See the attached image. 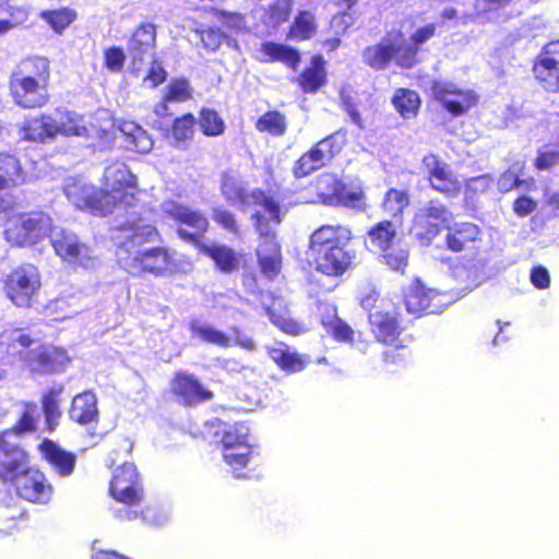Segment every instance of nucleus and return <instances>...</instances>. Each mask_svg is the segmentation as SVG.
<instances>
[{"label":"nucleus","mask_w":559,"mask_h":559,"mask_svg":"<svg viewBox=\"0 0 559 559\" xmlns=\"http://www.w3.org/2000/svg\"><path fill=\"white\" fill-rule=\"evenodd\" d=\"M10 91L16 105L23 108H39L47 104V85L31 78L11 74Z\"/></svg>","instance_id":"obj_18"},{"label":"nucleus","mask_w":559,"mask_h":559,"mask_svg":"<svg viewBox=\"0 0 559 559\" xmlns=\"http://www.w3.org/2000/svg\"><path fill=\"white\" fill-rule=\"evenodd\" d=\"M402 44L403 33L401 31L389 32L379 43L362 50V62L376 71L386 69L392 61L402 68L400 61V55L403 50Z\"/></svg>","instance_id":"obj_13"},{"label":"nucleus","mask_w":559,"mask_h":559,"mask_svg":"<svg viewBox=\"0 0 559 559\" xmlns=\"http://www.w3.org/2000/svg\"><path fill=\"white\" fill-rule=\"evenodd\" d=\"M39 448L45 459L60 476H69L73 473L76 461L73 453L62 450L50 440H45Z\"/></svg>","instance_id":"obj_29"},{"label":"nucleus","mask_w":559,"mask_h":559,"mask_svg":"<svg viewBox=\"0 0 559 559\" xmlns=\"http://www.w3.org/2000/svg\"><path fill=\"white\" fill-rule=\"evenodd\" d=\"M254 219V226L260 235V243L257 249V255L260 258V253L265 255H273L274 253H281V249L275 239V234L271 228V224H275L270 215L263 214L261 211H255L252 215Z\"/></svg>","instance_id":"obj_30"},{"label":"nucleus","mask_w":559,"mask_h":559,"mask_svg":"<svg viewBox=\"0 0 559 559\" xmlns=\"http://www.w3.org/2000/svg\"><path fill=\"white\" fill-rule=\"evenodd\" d=\"M260 53L262 55L260 57L262 62L280 61L293 69H296L300 62V56L296 49L273 41L263 43Z\"/></svg>","instance_id":"obj_33"},{"label":"nucleus","mask_w":559,"mask_h":559,"mask_svg":"<svg viewBox=\"0 0 559 559\" xmlns=\"http://www.w3.org/2000/svg\"><path fill=\"white\" fill-rule=\"evenodd\" d=\"M156 48V28L152 23H142L127 43V51L133 68L153 57Z\"/></svg>","instance_id":"obj_21"},{"label":"nucleus","mask_w":559,"mask_h":559,"mask_svg":"<svg viewBox=\"0 0 559 559\" xmlns=\"http://www.w3.org/2000/svg\"><path fill=\"white\" fill-rule=\"evenodd\" d=\"M252 453V443H241L238 447L223 450V457L226 464L234 469L235 477L242 478L246 477V474H238L237 471L248 465Z\"/></svg>","instance_id":"obj_44"},{"label":"nucleus","mask_w":559,"mask_h":559,"mask_svg":"<svg viewBox=\"0 0 559 559\" xmlns=\"http://www.w3.org/2000/svg\"><path fill=\"white\" fill-rule=\"evenodd\" d=\"M447 228V246L452 251L464 250L469 243L475 242L479 236V228L473 223H455L451 226L448 225Z\"/></svg>","instance_id":"obj_31"},{"label":"nucleus","mask_w":559,"mask_h":559,"mask_svg":"<svg viewBox=\"0 0 559 559\" xmlns=\"http://www.w3.org/2000/svg\"><path fill=\"white\" fill-rule=\"evenodd\" d=\"M451 219V211L440 200H430L417 209L413 218L412 233L427 246L440 233L442 226L450 224Z\"/></svg>","instance_id":"obj_10"},{"label":"nucleus","mask_w":559,"mask_h":559,"mask_svg":"<svg viewBox=\"0 0 559 559\" xmlns=\"http://www.w3.org/2000/svg\"><path fill=\"white\" fill-rule=\"evenodd\" d=\"M40 417V411L37 405L32 403L24 404V409L22 412L21 418L11 429L5 430L4 432H11V440L16 441L17 439L29 432H34L36 430L37 421Z\"/></svg>","instance_id":"obj_42"},{"label":"nucleus","mask_w":559,"mask_h":559,"mask_svg":"<svg viewBox=\"0 0 559 559\" xmlns=\"http://www.w3.org/2000/svg\"><path fill=\"white\" fill-rule=\"evenodd\" d=\"M4 235L9 242L20 247L33 246L49 236L56 254L64 262L84 269L94 267L97 263L92 247L81 241L73 231L52 226L51 218L43 212L10 219Z\"/></svg>","instance_id":"obj_2"},{"label":"nucleus","mask_w":559,"mask_h":559,"mask_svg":"<svg viewBox=\"0 0 559 559\" xmlns=\"http://www.w3.org/2000/svg\"><path fill=\"white\" fill-rule=\"evenodd\" d=\"M259 264L262 273L269 278L275 277L281 270L282 255L281 253H274L273 255H265V253H260V258H258Z\"/></svg>","instance_id":"obj_61"},{"label":"nucleus","mask_w":559,"mask_h":559,"mask_svg":"<svg viewBox=\"0 0 559 559\" xmlns=\"http://www.w3.org/2000/svg\"><path fill=\"white\" fill-rule=\"evenodd\" d=\"M191 97L189 82L185 79L173 80L166 86L165 102H186Z\"/></svg>","instance_id":"obj_58"},{"label":"nucleus","mask_w":559,"mask_h":559,"mask_svg":"<svg viewBox=\"0 0 559 559\" xmlns=\"http://www.w3.org/2000/svg\"><path fill=\"white\" fill-rule=\"evenodd\" d=\"M23 181L24 174L19 160L12 155L0 157V190L20 185Z\"/></svg>","instance_id":"obj_43"},{"label":"nucleus","mask_w":559,"mask_h":559,"mask_svg":"<svg viewBox=\"0 0 559 559\" xmlns=\"http://www.w3.org/2000/svg\"><path fill=\"white\" fill-rule=\"evenodd\" d=\"M484 269L485 265L480 260L471 259L454 265L452 274L461 285L462 290H472L484 281Z\"/></svg>","instance_id":"obj_28"},{"label":"nucleus","mask_w":559,"mask_h":559,"mask_svg":"<svg viewBox=\"0 0 559 559\" xmlns=\"http://www.w3.org/2000/svg\"><path fill=\"white\" fill-rule=\"evenodd\" d=\"M70 418L80 425H90L98 421L97 397L92 391L76 394L69 411Z\"/></svg>","instance_id":"obj_26"},{"label":"nucleus","mask_w":559,"mask_h":559,"mask_svg":"<svg viewBox=\"0 0 559 559\" xmlns=\"http://www.w3.org/2000/svg\"><path fill=\"white\" fill-rule=\"evenodd\" d=\"M536 79L549 92H559V40L547 44L534 66Z\"/></svg>","instance_id":"obj_19"},{"label":"nucleus","mask_w":559,"mask_h":559,"mask_svg":"<svg viewBox=\"0 0 559 559\" xmlns=\"http://www.w3.org/2000/svg\"><path fill=\"white\" fill-rule=\"evenodd\" d=\"M40 17L48 23L55 32L61 33L74 21L75 13L70 9L41 11Z\"/></svg>","instance_id":"obj_55"},{"label":"nucleus","mask_w":559,"mask_h":559,"mask_svg":"<svg viewBox=\"0 0 559 559\" xmlns=\"http://www.w3.org/2000/svg\"><path fill=\"white\" fill-rule=\"evenodd\" d=\"M63 191L67 199L80 210L103 216L115 213L117 195L103 194L102 190L83 178H68Z\"/></svg>","instance_id":"obj_9"},{"label":"nucleus","mask_w":559,"mask_h":559,"mask_svg":"<svg viewBox=\"0 0 559 559\" xmlns=\"http://www.w3.org/2000/svg\"><path fill=\"white\" fill-rule=\"evenodd\" d=\"M436 23H428L424 26L418 27L411 36L409 43L405 40L403 37V50L400 55V61L402 63V68L411 69L418 62V52L420 50V46L430 40L437 32Z\"/></svg>","instance_id":"obj_25"},{"label":"nucleus","mask_w":559,"mask_h":559,"mask_svg":"<svg viewBox=\"0 0 559 559\" xmlns=\"http://www.w3.org/2000/svg\"><path fill=\"white\" fill-rule=\"evenodd\" d=\"M559 164V152L555 150H539L535 159V166L539 170L550 169Z\"/></svg>","instance_id":"obj_64"},{"label":"nucleus","mask_w":559,"mask_h":559,"mask_svg":"<svg viewBox=\"0 0 559 559\" xmlns=\"http://www.w3.org/2000/svg\"><path fill=\"white\" fill-rule=\"evenodd\" d=\"M316 32L314 16L309 11H301L296 16L289 32L293 39L305 40L313 36Z\"/></svg>","instance_id":"obj_49"},{"label":"nucleus","mask_w":559,"mask_h":559,"mask_svg":"<svg viewBox=\"0 0 559 559\" xmlns=\"http://www.w3.org/2000/svg\"><path fill=\"white\" fill-rule=\"evenodd\" d=\"M241 443H251L249 427L243 423H236L225 429L222 438L223 450L238 447Z\"/></svg>","instance_id":"obj_53"},{"label":"nucleus","mask_w":559,"mask_h":559,"mask_svg":"<svg viewBox=\"0 0 559 559\" xmlns=\"http://www.w3.org/2000/svg\"><path fill=\"white\" fill-rule=\"evenodd\" d=\"M195 119L191 114L183 115L174 121L171 141L175 145H185L194 130Z\"/></svg>","instance_id":"obj_52"},{"label":"nucleus","mask_w":559,"mask_h":559,"mask_svg":"<svg viewBox=\"0 0 559 559\" xmlns=\"http://www.w3.org/2000/svg\"><path fill=\"white\" fill-rule=\"evenodd\" d=\"M519 0H475L474 15L479 22H496L500 10Z\"/></svg>","instance_id":"obj_46"},{"label":"nucleus","mask_w":559,"mask_h":559,"mask_svg":"<svg viewBox=\"0 0 559 559\" xmlns=\"http://www.w3.org/2000/svg\"><path fill=\"white\" fill-rule=\"evenodd\" d=\"M126 53L120 47H111L105 51V64L112 72H119L123 68Z\"/></svg>","instance_id":"obj_63"},{"label":"nucleus","mask_w":559,"mask_h":559,"mask_svg":"<svg viewBox=\"0 0 559 559\" xmlns=\"http://www.w3.org/2000/svg\"><path fill=\"white\" fill-rule=\"evenodd\" d=\"M423 168L428 175L431 188L449 197L456 195L461 190V182L451 169V166L435 154L423 158Z\"/></svg>","instance_id":"obj_17"},{"label":"nucleus","mask_w":559,"mask_h":559,"mask_svg":"<svg viewBox=\"0 0 559 559\" xmlns=\"http://www.w3.org/2000/svg\"><path fill=\"white\" fill-rule=\"evenodd\" d=\"M33 340L20 329L5 330L0 334V348L10 356H21L32 345Z\"/></svg>","instance_id":"obj_37"},{"label":"nucleus","mask_w":559,"mask_h":559,"mask_svg":"<svg viewBox=\"0 0 559 559\" xmlns=\"http://www.w3.org/2000/svg\"><path fill=\"white\" fill-rule=\"evenodd\" d=\"M163 217L190 227L192 231L180 227L177 233L181 239L191 243L198 242L209 226L207 218L202 213L173 200L163 202L160 212L155 209L144 213L132 211L130 218L116 225L120 235L115 237L118 261L130 274L148 272L167 276L179 271V259L175 252L160 247H144L158 238L155 224Z\"/></svg>","instance_id":"obj_1"},{"label":"nucleus","mask_w":559,"mask_h":559,"mask_svg":"<svg viewBox=\"0 0 559 559\" xmlns=\"http://www.w3.org/2000/svg\"><path fill=\"white\" fill-rule=\"evenodd\" d=\"M63 392L62 385L53 386L43 397V413L45 415L47 428L52 431L58 425L60 417L59 397Z\"/></svg>","instance_id":"obj_47"},{"label":"nucleus","mask_w":559,"mask_h":559,"mask_svg":"<svg viewBox=\"0 0 559 559\" xmlns=\"http://www.w3.org/2000/svg\"><path fill=\"white\" fill-rule=\"evenodd\" d=\"M520 170L521 167L514 165L512 169H509L504 174H502L498 179L499 190L502 192H508L513 188L520 187L524 182L519 178Z\"/></svg>","instance_id":"obj_62"},{"label":"nucleus","mask_w":559,"mask_h":559,"mask_svg":"<svg viewBox=\"0 0 559 559\" xmlns=\"http://www.w3.org/2000/svg\"><path fill=\"white\" fill-rule=\"evenodd\" d=\"M431 93L433 98L453 116L466 112L477 102V96L473 91L460 88L448 81L433 82Z\"/></svg>","instance_id":"obj_16"},{"label":"nucleus","mask_w":559,"mask_h":559,"mask_svg":"<svg viewBox=\"0 0 559 559\" xmlns=\"http://www.w3.org/2000/svg\"><path fill=\"white\" fill-rule=\"evenodd\" d=\"M57 134L64 136H79L91 140L90 145L100 151L108 148L114 142L112 123L97 127L92 117H86L71 110H56Z\"/></svg>","instance_id":"obj_6"},{"label":"nucleus","mask_w":559,"mask_h":559,"mask_svg":"<svg viewBox=\"0 0 559 559\" xmlns=\"http://www.w3.org/2000/svg\"><path fill=\"white\" fill-rule=\"evenodd\" d=\"M392 104L404 119H411L417 115L420 106V98L415 91L399 88L394 93Z\"/></svg>","instance_id":"obj_41"},{"label":"nucleus","mask_w":559,"mask_h":559,"mask_svg":"<svg viewBox=\"0 0 559 559\" xmlns=\"http://www.w3.org/2000/svg\"><path fill=\"white\" fill-rule=\"evenodd\" d=\"M325 82L323 59L320 56L312 58V66L306 69L299 79L300 86L306 93H313Z\"/></svg>","instance_id":"obj_45"},{"label":"nucleus","mask_w":559,"mask_h":559,"mask_svg":"<svg viewBox=\"0 0 559 559\" xmlns=\"http://www.w3.org/2000/svg\"><path fill=\"white\" fill-rule=\"evenodd\" d=\"M190 332L193 337H198L205 343L224 348L233 345L231 337L207 323L193 320L190 323Z\"/></svg>","instance_id":"obj_39"},{"label":"nucleus","mask_w":559,"mask_h":559,"mask_svg":"<svg viewBox=\"0 0 559 559\" xmlns=\"http://www.w3.org/2000/svg\"><path fill=\"white\" fill-rule=\"evenodd\" d=\"M408 203V194L405 191L390 189L384 195L382 209L385 213L397 217L403 213Z\"/></svg>","instance_id":"obj_51"},{"label":"nucleus","mask_w":559,"mask_h":559,"mask_svg":"<svg viewBox=\"0 0 559 559\" xmlns=\"http://www.w3.org/2000/svg\"><path fill=\"white\" fill-rule=\"evenodd\" d=\"M11 436L0 432V480L14 486L31 467L26 452Z\"/></svg>","instance_id":"obj_12"},{"label":"nucleus","mask_w":559,"mask_h":559,"mask_svg":"<svg viewBox=\"0 0 559 559\" xmlns=\"http://www.w3.org/2000/svg\"><path fill=\"white\" fill-rule=\"evenodd\" d=\"M12 74L17 76L31 78L38 83H43L45 85L48 84L49 81V61L43 57L29 58L22 61L19 67L12 72Z\"/></svg>","instance_id":"obj_38"},{"label":"nucleus","mask_w":559,"mask_h":559,"mask_svg":"<svg viewBox=\"0 0 559 559\" xmlns=\"http://www.w3.org/2000/svg\"><path fill=\"white\" fill-rule=\"evenodd\" d=\"M352 238V231L342 225H323L316 229L309 243L308 254L317 270L326 275L343 274L352 264L353 255L344 249Z\"/></svg>","instance_id":"obj_3"},{"label":"nucleus","mask_w":559,"mask_h":559,"mask_svg":"<svg viewBox=\"0 0 559 559\" xmlns=\"http://www.w3.org/2000/svg\"><path fill=\"white\" fill-rule=\"evenodd\" d=\"M29 15V7L14 0H0V37L23 24Z\"/></svg>","instance_id":"obj_32"},{"label":"nucleus","mask_w":559,"mask_h":559,"mask_svg":"<svg viewBox=\"0 0 559 559\" xmlns=\"http://www.w3.org/2000/svg\"><path fill=\"white\" fill-rule=\"evenodd\" d=\"M450 302L447 294L427 288L419 280L413 282L405 293V307L414 314L438 313Z\"/></svg>","instance_id":"obj_15"},{"label":"nucleus","mask_w":559,"mask_h":559,"mask_svg":"<svg viewBox=\"0 0 559 559\" xmlns=\"http://www.w3.org/2000/svg\"><path fill=\"white\" fill-rule=\"evenodd\" d=\"M112 498L124 506L116 510V516L120 520H135L138 511L133 507L142 499V485L136 467L132 463H124L112 475L109 488Z\"/></svg>","instance_id":"obj_8"},{"label":"nucleus","mask_w":559,"mask_h":559,"mask_svg":"<svg viewBox=\"0 0 559 559\" xmlns=\"http://www.w3.org/2000/svg\"><path fill=\"white\" fill-rule=\"evenodd\" d=\"M207 252L222 271L230 272L237 267L238 260L231 249L224 246H212Z\"/></svg>","instance_id":"obj_56"},{"label":"nucleus","mask_w":559,"mask_h":559,"mask_svg":"<svg viewBox=\"0 0 559 559\" xmlns=\"http://www.w3.org/2000/svg\"><path fill=\"white\" fill-rule=\"evenodd\" d=\"M103 186V194L117 195V206H115L114 213L117 216L127 219L130 218L132 211L144 213L152 209L144 204L142 198L147 194L136 190V177L124 163L114 162L105 168Z\"/></svg>","instance_id":"obj_4"},{"label":"nucleus","mask_w":559,"mask_h":559,"mask_svg":"<svg viewBox=\"0 0 559 559\" xmlns=\"http://www.w3.org/2000/svg\"><path fill=\"white\" fill-rule=\"evenodd\" d=\"M337 203L335 205H343L346 207L362 211L365 209L364 193L359 189L347 190L344 186L340 195L337 197Z\"/></svg>","instance_id":"obj_60"},{"label":"nucleus","mask_w":559,"mask_h":559,"mask_svg":"<svg viewBox=\"0 0 559 559\" xmlns=\"http://www.w3.org/2000/svg\"><path fill=\"white\" fill-rule=\"evenodd\" d=\"M341 136L335 133L319 141L310 151L300 156L294 166L297 178L306 177L328 165L342 150Z\"/></svg>","instance_id":"obj_14"},{"label":"nucleus","mask_w":559,"mask_h":559,"mask_svg":"<svg viewBox=\"0 0 559 559\" xmlns=\"http://www.w3.org/2000/svg\"><path fill=\"white\" fill-rule=\"evenodd\" d=\"M23 138L35 142H45L57 135L56 119L43 115L39 118L27 120L23 127Z\"/></svg>","instance_id":"obj_34"},{"label":"nucleus","mask_w":559,"mask_h":559,"mask_svg":"<svg viewBox=\"0 0 559 559\" xmlns=\"http://www.w3.org/2000/svg\"><path fill=\"white\" fill-rule=\"evenodd\" d=\"M40 286V274L33 264L14 269L4 281V292L17 307H29Z\"/></svg>","instance_id":"obj_11"},{"label":"nucleus","mask_w":559,"mask_h":559,"mask_svg":"<svg viewBox=\"0 0 559 559\" xmlns=\"http://www.w3.org/2000/svg\"><path fill=\"white\" fill-rule=\"evenodd\" d=\"M271 359L283 370L298 372L305 368V362L289 346L276 343L269 348Z\"/></svg>","instance_id":"obj_36"},{"label":"nucleus","mask_w":559,"mask_h":559,"mask_svg":"<svg viewBox=\"0 0 559 559\" xmlns=\"http://www.w3.org/2000/svg\"><path fill=\"white\" fill-rule=\"evenodd\" d=\"M262 304L274 325L289 334L298 333V325L288 318L286 305L282 298H276L272 293H267L262 296Z\"/></svg>","instance_id":"obj_27"},{"label":"nucleus","mask_w":559,"mask_h":559,"mask_svg":"<svg viewBox=\"0 0 559 559\" xmlns=\"http://www.w3.org/2000/svg\"><path fill=\"white\" fill-rule=\"evenodd\" d=\"M400 219L381 221L368 231L365 243L370 251L380 254L383 263L395 271H403L408 261V245L399 236Z\"/></svg>","instance_id":"obj_5"},{"label":"nucleus","mask_w":559,"mask_h":559,"mask_svg":"<svg viewBox=\"0 0 559 559\" xmlns=\"http://www.w3.org/2000/svg\"><path fill=\"white\" fill-rule=\"evenodd\" d=\"M26 359L31 370L38 373L61 372L70 360L64 349L51 345L31 350Z\"/></svg>","instance_id":"obj_23"},{"label":"nucleus","mask_w":559,"mask_h":559,"mask_svg":"<svg viewBox=\"0 0 559 559\" xmlns=\"http://www.w3.org/2000/svg\"><path fill=\"white\" fill-rule=\"evenodd\" d=\"M128 150L146 154L153 148V141L147 132L139 124L127 121L120 127Z\"/></svg>","instance_id":"obj_35"},{"label":"nucleus","mask_w":559,"mask_h":559,"mask_svg":"<svg viewBox=\"0 0 559 559\" xmlns=\"http://www.w3.org/2000/svg\"><path fill=\"white\" fill-rule=\"evenodd\" d=\"M326 312L321 319L326 332L338 342L350 343L354 336L353 329L337 317L334 307H326Z\"/></svg>","instance_id":"obj_40"},{"label":"nucleus","mask_w":559,"mask_h":559,"mask_svg":"<svg viewBox=\"0 0 559 559\" xmlns=\"http://www.w3.org/2000/svg\"><path fill=\"white\" fill-rule=\"evenodd\" d=\"M141 518L148 525L162 526L169 521L170 513L165 507L147 506L141 512Z\"/></svg>","instance_id":"obj_59"},{"label":"nucleus","mask_w":559,"mask_h":559,"mask_svg":"<svg viewBox=\"0 0 559 559\" xmlns=\"http://www.w3.org/2000/svg\"><path fill=\"white\" fill-rule=\"evenodd\" d=\"M80 299L78 295L60 296L50 302L49 309L55 312H60L57 319L70 318L83 309Z\"/></svg>","instance_id":"obj_50"},{"label":"nucleus","mask_w":559,"mask_h":559,"mask_svg":"<svg viewBox=\"0 0 559 559\" xmlns=\"http://www.w3.org/2000/svg\"><path fill=\"white\" fill-rule=\"evenodd\" d=\"M170 388L179 403L185 406H194L213 399L210 390L205 389L194 376L186 372L176 373Z\"/></svg>","instance_id":"obj_22"},{"label":"nucleus","mask_w":559,"mask_h":559,"mask_svg":"<svg viewBox=\"0 0 559 559\" xmlns=\"http://www.w3.org/2000/svg\"><path fill=\"white\" fill-rule=\"evenodd\" d=\"M222 193L231 205L239 204L243 210L259 206L263 214L270 215L275 225L281 223V207L277 201L259 189L247 192L242 179L226 173L222 177Z\"/></svg>","instance_id":"obj_7"},{"label":"nucleus","mask_w":559,"mask_h":559,"mask_svg":"<svg viewBox=\"0 0 559 559\" xmlns=\"http://www.w3.org/2000/svg\"><path fill=\"white\" fill-rule=\"evenodd\" d=\"M255 127L261 132L282 135L286 131V120L278 111H269L258 119Z\"/></svg>","instance_id":"obj_54"},{"label":"nucleus","mask_w":559,"mask_h":559,"mask_svg":"<svg viewBox=\"0 0 559 559\" xmlns=\"http://www.w3.org/2000/svg\"><path fill=\"white\" fill-rule=\"evenodd\" d=\"M14 488L22 499L38 504L48 503L53 491L46 476L33 467L21 476Z\"/></svg>","instance_id":"obj_20"},{"label":"nucleus","mask_w":559,"mask_h":559,"mask_svg":"<svg viewBox=\"0 0 559 559\" xmlns=\"http://www.w3.org/2000/svg\"><path fill=\"white\" fill-rule=\"evenodd\" d=\"M369 323L377 341L393 344L401 334V326L395 311H384L376 308L369 313Z\"/></svg>","instance_id":"obj_24"},{"label":"nucleus","mask_w":559,"mask_h":559,"mask_svg":"<svg viewBox=\"0 0 559 559\" xmlns=\"http://www.w3.org/2000/svg\"><path fill=\"white\" fill-rule=\"evenodd\" d=\"M200 128L205 135L216 136L223 133L225 124L218 114L211 109H203L200 116Z\"/></svg>","instance_id":"obj_57"},{"label":"nucleus","mask_w":559,"mask_h":559,"mask_svg":"<svg viewBox=\"0 0 559 559\" xmlns=\"http://www.w3.org/2000/svg\"><path fill=\"white\" fill-rule=\"evenodd\" d=\"M343 183L332 174H322L317 180L318 194L322 202L328 205L337 203Z\"/></svg>","instance_id":"obj_48"}]
</instances>
